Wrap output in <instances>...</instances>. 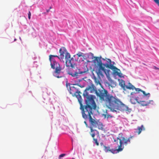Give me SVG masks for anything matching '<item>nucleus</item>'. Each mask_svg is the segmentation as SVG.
Wrapping results in <instances>:
<instances>
[{
    "instance_id": "27",
    "label": "nucleus",
    "mask_w": 159,
    "mask_h": 159,
    "mask_svg": "<svg viewBox=\"0 0 159 159\" xmlns=\"http://www.w3.org/2000/svg\"><path fill=\"white\" fill-rule=\"evenodd\" d=\"M103 60H105V59L104 58L102 59Z\"/></svg>"
},
{
    "instance_id": "22",
    "label": "nucleus",
    "mask_w": 159,
    "mask_h": 159,
    "mask_svg": "<svg viewBox=\"0 0 159 159\" xmlns=\"http://www.w3.org/2000/svg\"><path fill=\"white\" fill-rule=\"evenodd\" d=\"M159 6V0H153Z\"/></svg>"
},
{
    "instance_id": "4",
    "label": "nucleus",
    "mask_w": 159,
    "mask_h": 159,
    "mask_svg": "<svg viewBox=\"0 0 159 159\" xmlns=\"http://www.w3.org/2000/svg\"><path fill=\"white\" fill-rule=\"evenodd\" d=\"M134 135H130L128 138H125L123 136L122 133L120 134L118 137L117 138V140H119L120 141V145L118 146L117 150L119 152L122 151L124 148V146H126L130 144L131 139L134 138Z\"/></svg>"
},
{
    "instance_id": "21",
    "label": "nucleus",
    "mask_w": 159,
    "mask_h": 159,
    "mask_svg": "<svg viewBox=\"0 0 159 159\" xmlns=\"http://www.w3.org/2000/svg\"><path fill=\"white\" fill-rule=\"evenodd\" d=\"M28 18H29V19L30 20V16H31V14L30 12V11H29V12L28 13Z\"/></svg>"
},
{
    "instance_id": "3",
    "label": "nucleus",
    "mask_w": 159,
    "mask_h": 159,
    "mask_svg": "<svg viewBox=\"0 0 159 159\" xmlns=\"http://www.w3.org/2000/svg\"><path fill=\"white\" fill-rule=\"evenodd\" d=\"M94 58L95 59L93 60V62L95 66L98 68L96 73L99 78H100V76L102 77L104 76L102 71L104 72L107 76H109L110 70H106L105 68V67L113 70L114 73L119 76L121 77V76L122 74L120 73V70L114 66L115 63L114 61H111L110 59L107 58V63L104 64L102 63L101 60L102 58L101 57H95Z\"/></svg>"
},
{
    "instance_id": "18",
    "label": "nucleus",
    "mask_w": 159,
    "mask_h": 159,
    "mask_svg": "<svg viewBox=\"0 0 159 159\" xmlns=\"http://www.w3.org/2000/svg\"><path fill=\"white\" fill-rule=\"evenodd\" d=\"M94 137L93 138V140L94 142V143L96 144V145L97 146H98L99 145V143L98 142V140L97 139H95L94 138Z\"/></svg>"
},
{
    "instance_id": "24",
    "label": "nucleus",
    "mask_w": 159,
    "mask_h": 159,
    "mask_svg": "<svg viewBox=\"0 0 159 159\" xmlns=\"http://www.w3.org/2000/svg\"><path fill=\"white\" fill-rule=\"evenodd\" d=\"M46 11L47 12H48L50 11V10L49 9L48 10H47Z\"/></svg>"
},
{
    "instance_id": "2",
    "label": "nucleus",
    "mask_w": 159,
    "mask_h": 159,
    "mask_svg": "<svg viewBox=\"0 0 159 159\" xmlns=\"http://www.w3.org/2000/svg\"><path fill=\"white\" fill-rule=\"evenodd\" d=\"M95 93L102 101H103L106 107L112 111L116 112L117 111H126L130 112V109L123 103L119 99L108 93L105 89L96 90Z\"/></svg>"
},
{
    "instance_id": "16",
    "label": "nucleus",
    "mask_w": 159,
    "mask_h": 159,
    "mask_svg": "<svg viewBox=\"0 0 159 159\" xmlns=\"http://www.w3.org/2000/svg\"><path fill=\"white\" fill-rule=\"evenodd\" d=\"M68 74L73 77L77 76L78 75V73L77 72H75L74 73L69 72Z\"/></svg>"
},
{
    "instance_id": "26",
    "label": "nucleus",
    "mask_w": 159,
    "mask_h": 159,
    "mask_svg": "<svg viewBox=\"0 0 159 159\" xmlns=\"http://www.w3.org/2000/svg\"><path fill=\"white\" fill-rule=\"evenodd\" d=\"M156 69H159V68L156 67Z\"/></svg>"
},
{
    "instance_id": "20",
    "label": "nucleus",
    "mask_w": 159,
    "mask_h": 159,
    "mask_svg": "<svg viewBox=\"0 0 159 159\" xmlns=\"http://www.w3.org/2000/svg\"><path fill=\"white\" fill-rule=\"evenodd\" d=\"M66 155L65 154H62L60 155L59 156V159H61V157H64Z\"/></svg>"
},
{
    "instance_id": "23",
    "label": "nucleus",
    "mask_w": 159,
    "mask_h": 159,
    "mask_svg": "<svg viewBox=\"0 0 159 159\" xmlns=\"http://www.w3.org/2000/svg\"><path fill=\"white\" fill-rule=\"evenodd\" d=\"M84 124H85V125L87 127H88V125L87 124L86 122V121H84Z\"/></svg>"
},
{
    "instance_id": "19",
    "label": "nucleus",
    "mask_w": 159,
    "mask_h": 159,
    "mask_svg": "<svg viewBox=\"0 0 159 159\" xmlns=\"http://www.w3.org/2000/svg\"><path fill=\"white\" fill-rule=\"evenodd\" d=\"M104 117L105 118H107V119H108L109 118H111V117H112V116H111V115H104Z\"/></svg>"
},
{
    "instance_id": "8",
    "label": "nucleus",
    "mask_w": 159,
    "mask_h": 159,
    "mask_svg": "<svg viewBox=\"0 0 159 159\" xmlns=\"http://www.w3.org/2000/svg\"><path fill=\"white\" fill-rule=\"evenodd\" d=\"M66 50L64 47H61L59 50L60 55L59 56L57 55H50L49 56V61H53V60H55L52 57H57L61 61L63 60L64 57V54L66 52Z\"/></svg>"
},
{
    "instance_id": "7",
    "label": "nucleus",
    "mask_w": 159,
    "mask_h": 159,
    "mask_svg": "<svg viewBox=\"0 0 159 159\" xmlns=\"http://www.w3.org/2000/svg\"><path fill=\"white\" fill-rule=\"evenodd\" d=\"M65 59H66V64L67 67H71L72 68H75L76 65L75 63V61L72 57L70 58V54L68 53L67 51L65 54Z\"/></svg>"
},
{
    "instance_id": "17",
    "label": "nucleus",
    "mask_w": 159,
    "mask_h": 159,
    "mask_svg": "<svg viewBox=\"0 0 159 159\" xmlns=\"http://www.w3.org/2000/svg\"><path fill=\"white\" fill-rule=\"evenodd\" d=\"M83 54H84L83 53L80 52H79L78 53L76 54V55L78 57H84Z\"/></svg>"
},
{
    "instance_id": "14",
    "label": "nucleus",
    "mask_w": 159,
    "mask_h": 159,
    "mask_svg": "<svg viewBox=\"0 0 159 159\" xmlns=\"http://www.w3.org/2000/svg\"><path fill=\"white\" fill-rule=\"evenodd\" d=\"M101 77V76H100L99 78L98 77V78H97L94 75L93 77V79L94 80V82L97 85H98V84H99V85H101V82L99 80V79H101L100 78ZM103 77H102V78H103Z\"/></svg>"
},
{
    "instance_id": "5",
    "label": "nucleus",
    "mask_w": 159,
    "mask_h": 159,
    "mask_svg": "<svg viewBox=\"0 0 159 159\" xmlns=\"http://www.w3.org/2000/svg\"><path fill=\"white\" fill-rule=\"evenodd\" d=\"M70 93L73 96L75 95L77 98L78 101L80 105V108H82V107L85 106L82 104L83 100L82 98L81 95L80 93H81L80 92H78L77 89L74 87H72L70 88Z\"/></svg>"
},
{
    "instance_id": "9",
    "label": "nucleus",
    "mask_w": 159,
    "mask_h": 159,
    "mask_svg": "<svg viewBox=\"0 0 159 159\" xmlns=\"http://www.w3.org/2000/svg\"><path fill=\"white\" fill-rule=\"evenodd\" d=\"M138 93L137 92H133L130 93V101L132 104H135L136 103H139L138 97L136 94Z\"/></svg>"
},
{
    "instance_id": "11",
    "label": "nucleus",
    "mask_w": 159,
    "mask_h": 159,
    "mask_svg": "<svg viewBox=\"0 0 159 159\" xmlns=\"http://www.w3.org/2000/svg\"><path fill=\"white\" fill-rule=\"evenodd\" d=\"M104 151L107 152H110L113 154H115L119 152V151L117 150L118 149H111L109 147H107L104 145Z\"/></svg>"
},
{
    "instance_id": "1",
    "label": "nucleus",
    "mask_w": 159,
    "mask_h": 159,
    "mask_svg": "<svg viewBox=\"0 0 159 159\" xmlns=\"http://www.w3.org/2000/svg\"><path fill=\"white\" fill-rule=\"evenodd\" d=\"M92 89V87L89 86L86 88L84 92L83 95L85 98V102L86 105L80 109L82 111L83 117L85 120L89 119L90 124L89 128L91 133L90 134L93 138L95 134L94 132L95 130L93 128H98L99 129H102L103 126L102 123L98 122L96 119L93 118L91 116V115L93 114V109H95L96 107V105L94 100L95 97L92 95H89L87 91L91 90Z\"/></svg>"
},
{
    "instance_id": "25",
    "label": "nucleus",
    "mask_w": 159,
    "mask_h": 159,
    "mask_svg": "<svg viewBox=\"0 0 159 159\" xmlns=\"http://www.w3.org/2000/svg\"><path fill=\"white\" fill-rule=\"evenodd\" d=\"M52 7H50V8H49V10H50V9H52Z\"/></svg>"
},
{
    "instance_id": "13",
    "label": "nucleus",
    "mask_w": 159,
    "mask_h": 159,
    "mask_svg": "<svg viewBox=\"0 0 159 159\" xmlns=\"http://www.w3.org/2000/svg\"><path fill=\"white\" fill-rule=\"evenodd\" d=\"M139 104H140L142 106H147L149 104L151 103V102H153L152 100H149L148 102H146L144 101H139Z\"/></svg>"
},
{
    "instance_id": "28",
    "label": "nucleus",
    "mask_w": 159,
    "mask_h": 159,
    "mask_svg": "<svg viewBox=\"0 0 159 159\" xmlns=\"http://www.w3.org/2000/svg\"><path fill=\"white\" fill-rule=\"evenodd\" d=\"M73 159H75L74 158H73Z\"/></svg>"
},
{
    "instance_id": "10",
    "label": "nucleus",
    "mask_w": 159,
    "mask_h": 159,
    "mask_svg": "<svg viewBox=\"0 0 159 159\" xmlns=\"http://www.w3.org/2000/svg\"><path fill=\"white\" fill-rule=\"evenodd\" d=\"M121 87L125 91L126 89H132L133 90L135 88V87L132 84L130 83H128V85H125V81H122L120 84Z\"/></svg>"
},
{
    "instance_id": "6",
    "label": "nucleus",
    "mask_w": 159,
    "mask_h": 159,
    "mask_svg": "<svg viewBox=\"0 0 159 159\" xmlns=\"http://www.w3.org/2000/svg\"><path fill=\"white\" fill-rule=\"evenodd\" d=\"M50 61L51 68L53 69H55L54 72L56 74L54 75L55 76L58 78L62 77V76H60L58 75V74L60 73L62 69L59 63L56 61L55 60H53V61Z\"/></svg>"
},
{
    "instance_id": "15",
    "label": "nucleus",
    "mask_w": 159,
    "mask_h": 159,
    "mask_svg": "<svg viewBox=\"0 0 159 159\" xmlns=\"http://www.w3.org/2000/svg\"><path fill=\"white\" fill-rule=\"evenodd\" d=\"M138 132L137 131H134V132L135 133H138V134H139L141 133L142 130H144V128L143 125H142L140 127H138Z\"/></svg>"
},
{
    "instance_id": "12",
    "label": "nucleus",
    "mask_w": 159,
    "mask_h": 159,
    "mask_svg": "<svg viewBox=\"0 0 159 159\" xmlns=\"http://www.w3.org/2000/svg\"><path fill=\"white\" fill-rule=\"evenodd\" d=\"M134 89H135V91L137 92H138V93H139L140 92H142L144 96H148V98H149L150 96V95L149 93H146L144 91L140 89L136 88L135 87V88Z\"/></svg>"
}]
</instances>
